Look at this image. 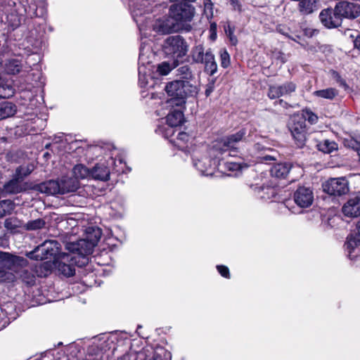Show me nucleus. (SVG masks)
<instances>
[{
    "label": "nucleus",
    "mask_w": 360,
    "mask_h": 360,
    "mask_svg": "<svg viewBox=\"0 0 360 360\" xmlns=\"http://www.w3.org/2000/svg\"><path fill=\"white\" fill-rule=\"evenodd\" d=\"M59 243L56 240H46L38 245L32 251L27 253V256L35 260L47 259L58 254Z\"/></svg>",
    "instance_id": "7"
},
{
    "label": "nucleus",
    "mask_w": 360,
    "mask_h": 360,
    "mask_svg": "<svg viewBox=\"0 0 360 360\" xmlns=\"http://www.w3.org/2000/svg\"><path fill=\"white\" fill-rule=\"evenodd\" d=\"M221 65L223 68H226L230 65V56L226 50H222L220 53Z\"/></svg>",
    "instance_id": "44"
},
{
    "label": "nucleus",
    "mask_w": 360,
    "mask_h": 360,
    "mask_svg": "<svg viewBox=\"0 0 360 360\" xmlns=\"http://www.w3.org/2000/svg\"><path fill=\"white\" fill-rule=\"evenodd\" d=\"M26 264L25 258L0 251V283L13 282L16 279L15 273Z\"/></svg>",
    "instance_id": "1"
},
{
    "label": "nucleus",
    "mask_w": 360,
    "mask_h": 360,
    "mask_svg": "<svg viewBox=\"0 0 360 360\" xmlns=\"http://www.w3.org/2000/svg\"><path fill=\"white\" fill-rule=\"evenodd\" d=\"M204 15H206L208 20L214 15L213 4L210 0H204Z\"/></svg>",
    "instance_id": "42"
},
{
    "label": "nucleus",
    "mask_w": 360,
    "mask_h": 360,
    "mask_svg": "<svg viewBox=\"0 0 360 360\" xmlns=\"http://www.w3.org/2000/svg\"><path fill=\"white\" fill-rule=\"evenodd\" d=\"M62 139H63V134H60L59 136H55L54 137V141L56 142V143H59L60 141H62Z\"/></svg>",
    "instance_id": "54"
},
{
    "label": "nucleus",
    "mask_w": 360,
    "mask_h": 360,
    "mask_svg": "<svg viewBox=\"0 0 360 360\" xmlns=\"http://www.w3.org/2000/svg\"><path fill=\"white\" fill-rule=\"evenodd\" d=\"M101 235V230L98 227L91 226L86 229V236L84 238L89 241V245H88L89 251L91 249H94V248L97 245Z\"/></svg>",
    "instance_id": "19"
},
{
    "label": "nucleus",
    "mask_w": 360,
    "mask_h": 360,
    "mask_svg": "<svg viewBox=\"0 0 360 360\" xmlns=\"http://www.w3.org/2000/svg\"><path fill=\"white\" fill-rule=\"evenodd\" d=\"M354 44L355 48L360 50V34H356V37L354 40Z\"/></svg>",
    "instance_id": "53"
},
{
    "label": "nucleus",
    "mask_w": 360,
    "mask_h": 360,
    "mask_svg": "<svg viewBox=\"0 0 360 360\" xmlns=\"http://www.w3.org/2000/svg\"><path fill=\"white\" fill-rule=\"evenodd\" d=\"M22 226V222L16 217L8 218L4 221L5 228L11 231L15 230Z\"/></svg>",
    "instance_id": "34"
},
{
    "label": "nucleus",
    "mask_w": 360,
    "mask_h": 360,
    "mask_svg": "<svg viewBox=\"0 0 360 360\" xmlns=\"http://www.w3.org/2000/svg\"><path fill=\"white\" fill-rule=\"evenodd\" d=\"M6 71L9 74L15 75L20 72L21 66L20 62L17 60H11L6 64Z\"/></svg>",
    "instance_id": "37"
},
{
    "label": "nucleus",
    "mask_w": 360,
    "mask_h": 360,
    "mask_svg": "<svg viewBox=\"0 0 360 360\" xmlns=\"http://www.w3.org/2000/svg\"><path fill=\"white\" fill-rule=\"evenodd\" d=\"M14 208V204L11 200L0 201V218L9 214Z\"/></svg>",
    "instance_id": "33"
},
{
    "label": "nucleus",
    "mask_w": 360,
    "mask_h": 360,
    "mask_svg": "<svg viewBox=\"0 0 360 360\" xmlns=\"http://www.w3.org/2000/svg\"><path fill=\"white\" fill-rule=\"evenodd\" d=\"M231 4L235 10H237L238 11H241V6L238 0H231Z\"/></svg>",
    "instance_id": "52"
},
{
    "label": "nucleus",
    "mask_w": 360,
    "mask_h": 360,
    "mask_svg": "<svg viewBox=\"0 0 360 360\" xmlns=\"http://www.w3.org/2000/svg\"><path fill=\"white\" fill-rule=\"evenodd\" d=\"M45 225V221L41 219H37L28 221L24 225L27 230L32 231L37 230L43 228Z\"/></svg>",
    "instance_id": "36"
},
{
    "label": "nucleus",
    "mask_w": 360,
    "mask_h": 360,
    "mask_svg": "<svg viewBox=\"0 0 360 360\" xmlns=\"http://www.w3.org/2000/svg\"><path fill=\"white\" fill-rule=\"evenodd\" d=\"M349 37H352V38H354V37L356 38V36H354V34H350Z\"/></svg>",
    "instance_id": "58"
},
{
    "label": "nucleus",
    "mask_w": 360,
    "mask_h": 360,
    "mask_svg": "<svg viewBox=\"0 0 360 360\" xmlns=\"http://www.w3.org/2000/svg\"><path fill=\"white\" fill-rule=\"evenodd\" d=\"M27 264L22 267H20L19 269V271L18 273H15V275L17 276V275L19 276L20 278L22 280V282L27 285H34L35 283V276L34 274L30 271L28 269H25L24 267H25Z\"/></svg>",
    "instance_id": "25"
},
{
    "label": "nucleus",
    "mask_w": 360,
    "mask_h": 360,
    "mask_svg": "<svg viewBox=\"0 0 360 360\" xmlns=\"http://www.w3.org/2000/svg\"><path fill=\"white\" fill-rule=\"evenodd\" d=\"M17 107L11 102L4 101L0 103V112H16Z\"/></svg>",
    "instance_id": "40"
},
{
    "label": "nucleus",
    "mask_w": 360,
    "mask_h": 360,
    "mask_svg": "<svg viewBox=\"0 0 360 360\" xmlns=\"http://www.w3.org/2000/svg\"><path fill=\"white\" fill-rule=\"evenodd\" d=\"M356 229H357V234L360 236V221L358 222L357 225H356Z\"/></svg>",
    "instance_id": "55"
},
{
    "label": "nucleus",
    "mask_w": 360,
    "mask_h": 360,
    "mask_svg": "<svg viewBox=\"0 0 360 360\" xmlns=\"http://www.w3.org/2000/svg\"><path fill=\"white\" fill-rule=\"evenodd\" d=\"M164 120L167 124L171 127L181 126L186 122L184 114H167Z\"/></svg>",
    "instance_id": "26"
},
{
    "label": "nucleus",
    "mask_w": 360,
    "mask_h": 360,
    "mask_svg": "<svg viewBox=\"0 0 360 360\" xmlns=\"http://www.w3.org/2000/svg\"><path fill=\"white\" fill-rule=\"evenodd\" d=\"M319 8V0H300L298 10L302 15H309Z\"/></svg>",
    "instance_id": "20"
},
{
    "label": "nucleus",
    "mask_w": 360,
    "mask_h": 360,
    "mask_svg": "<svg viewBox=\"0 0 360 360\" xmlns=\"http://www.w3.org/2000/svg\"><path fill=\"white\" fill-rule=\"evenodd\" d=\"M189 86L188 82L182 80H175L168 83L165 86V91L171 96L168 103L172 107L177 106L181 108L186 103L185 96L186 89ZM171 112H183L182 109H174Z\"/></svg>",
    "instance_id": "5"
},
{
    "label": "nucleus",
    "mask_w": 360,
    "mask_h": 360,
    "mask_svg": "<svg viewBox=\"0 0 360 360\" xmlns=\"http://www.w3.org/2000/svg\"><path fill=\"white\" fill-rule=\"evenodd\" d=\"M56 268V259L54 261H46L35 266V273L39 277L47 276Z\"/></svg>",
    "instance_id": "21"
},
{
    "label": "nucleus",
    "mask_w": 360,
    "mask_h": 360,
    "mask_svg": "<svg viewBox=\"0 0 360 360\" xmlns=\"http://www.w3.org/2000/svg\"><path fill=\"white\" fill-rule=\"evenodd\" d=\"M245 134V133L244 130H240L236 134L228 136L226 139L224 140V146L227 148H233L236 143L242 140Z\"/></svg>",
    "instance_id": "28"
},
{
    "label": "nucleus",
    "mask_w": 360,
    "mask_h": 360,
    "mask_svg": "<svg viewBox=\"0 0 360 360\" xmlns=\"http://www.w3.org/2000/svg\"><path fill=\"white\" fill-rule=\"evenodd\" d=\"M226 165L229 170L236 171L240 169V165L236 162H227Z\"/></svg>",
    "instance_id": "50"
},
{
    "label": "nucleus",
    "mask_w": 360,
    "mask_h": 360,
    "mask_svg": "<svg viewBox=\"0 0 360 360\" xmlns=\"http://www.w3.org/2000/svg\"><path fill=\"white\" fill-rule=\"evenodd\" d=\"M318 120L316 114H292L290 117L289 129L296 145L302 148L306 141L307 122L315 124Z\"/></svg>",
    "instance_id": "2"
},
{
    "label": "nucleus",
    "mask_w": 360,
    "mask_h": 360,
    "mask_svg": "<svg viewBox=\"0 0 360 360\" xmlns=\"http://www.w3.org/2000/svg\"><path fill=\"white\" fill-rule=\"evenodd\" d=\"M34 170V165L29 164L18 167L15 170V176L22 180L24 177L29 175Z\"/></svg>",
    "instance_id": "30"
},
{
    "label": "nucleus",
    "mask_w": 360,
    "mask_h": 360,
    "mask_svg": "<svg viewBox=\"0 0 360 360\" xmlns=\"http://www.w3.org/2000/svg\"><path fill=\"white\" fill-rule=\"evenodd\" d=\"M156 132L167 139L174 134V127H169L167 124V126L160 125L156 129Z\"/></svg>",
    "instance_id": "39"
},
{
    "label": "nucleus",
    "mask_w": 360,
    "mask_h": 360,
    "mask_svg": "<svg viewBox=\"0 0 360 360\" xmlns=\"http://www.w3.org/2000/svg\"><path fill=\"white\" fill-rule=\"evenodd\" d=\"M193 57L197 62L202 63V48L197 46L193 51Z\"/></svg>",
    "instance_id": "47"
},
{
    "label": "nucleus",
    "mask_w": 360,
    "mask_h": 360,
    "mask_svg": "<svg viewBox=\"0 0 360 360\" xmlns=\"http://www.w3.org/2000/svg\"><path fill=\"white\" fill-rule=\"evenodd\" d=\"M176 66H174V61L172 64L168 62H163L160 64L158 67V71L160 75H167L172 68H174Z\"/></svg>",
    "instance_id": "41"
},
{
    "label": "nucleus",
    "mask_w": 360,
    "mask_h": 360,
    "mask_svg": "<svg viewBox=\"0 0 360 360\" xmlns=\"http://www.w3.org/2000/svg\"><path fill=\"white\" fill-rule=\"evenodd\" d=\"M72 174L75 179H84L91 176V171L82 164L76 165L72 169Z\"/></svg>",
    "instance_id": "24"
},
{
    "label": "nucleus",
    "mask_w": 360,
    "mask_h": 360,
    "mask_svg": "<svg viewBox=\"0 0 360 360\" xmlns=\"http://www.w3.org/2000/svg\"><path fill=\"white\" fill-rule=\"evenodd\" d=\"M295 89L296 85L292 82H286L282 85L270 86L268 96L271 99H274L289 95L294 92Z\"/></svg>",
    "instance_id": "16"
},
{
    "label": "nucleus",
    "mask_w": 360,
    "mask_h": 360,
    "mask_svg": "<svg viewBox=\"0 0 360 360\" xmlns=\"http://www.w3.org/2000/svg\"><path fill=\"white\" fill-rule=\"evenodd\" d=\"M290 165L287 163H279L271 168V174L276 178H285L290 172Z\"/></svg>",
    "instance_id": "23"
},
{
    "label": "nucleus",
    "mask_w": 360,
    "mask_h": 360,
    "mask_svg": "<svg viewBox=\"0 0 360 360\" xmlns=\"http://www.w3.org/2000/svg\"><path fill=\"white\" fill-rule=\"evenodd\" d=\"M210 39L214 41L217 39V23L212 22L210 27Z\"/></svg>",
    "instance_id": "48"
},
{
    "label": "nucleus",
    "mask_w": 360,
    "mask_h": 360,
    "mask_svg": "<svg viewBox=\"0 0 360 360\" xmlns=\"http://www.w3.org/2000/svg\"><path fill=\"white\" fill-rule=\"evenodd\" d=\"M264 158L265 160H274V158H272L271 156H265Z\"/></svg>",
    "instance_id": "56"
},
{
    "label": "nucleus",
    "mask_w": 360,
    "mask_h": 360,
    "mask_svg": "<svg viewBox=\"0 0 360 360\" xmlns=\"http://www.w3.org/2000/svg\"><path fill=\"white\" fill-rule=\"evenodd\" d=\"M335 11L340 18L354 19L360 15V6L347 1H342L336 4Z\"/></svg>",
    "instance_id": "11"
},
{
    "label": "nucleus",
    "mask_w": 360,
    "mask_h": 360,
    "mask_svg": "<svg viewBox=\"0 0 360 360\" xmlns=\"http://www.w3.org/2000/svg\"><path fill=\"white\" fill-rule=\"evenodd\" d=\"M20 179H18L15 176V179L6 184L4 186V192L6 193L15 194L25 190V187L19 181Z\"/></svg>",
    "instance_id": "22"
},
{
    "label": "nucleus",
    "mask_w": 360,
    "mask_h": 360,
    "mask_svg": "<svg viewBox=\"0 0 360 360\" xmlns=\"http://www.w3.org/2000/svg\"><path fill=\"white\" fill-rule=\"evenodd\" d=\"M331 74L333 78L336 81V82L342 86L345 90L349 88L345 80H344L337 72L333 70Z\"/></svg>",
    "instance_id": "46"
},
{
    "label": "nucleus",
    "mask_w": 360,
    "mask_h": 360,
    "mask_svg": "<svg viewBox=\"0 0 360 360\" xmlns=\"http://www.w3.org/2000/svg\"><path fill=\"white\" fill-rule=\"evenodd\" d=\"M342 213L349 217L360 216V197L354 196L349 198L342 207Z\"/></svg>",
    "instance_id": "17"
},
{
    "label": "nucleus",
    "mask_w": 360,
    "mask_h": 360,
    "mask_svg": "<svg viewBox=\"0 0 360 360\" xmlns=\"http://www.w3.org/2000/svg\"><path fill=\"white\" fill-rule=\"evenodd\" d=\"M294 200L300 207H308L314 201V193L309 188L299 187L294 193Z\"/></svg>",
    "instance_id": "13"
},
{
    "label": "nucleus",
    "mask_w": 360,
    "mask_h": 360,
    "mask_svg": "<svg viewBox=\"0 0 360 360\" xmlns=\"http://www.w3.org/2000/svg\"><path fill=\"white\" fill-rule=\"evenodd\" d=\"M345 245L351 259L358 257L360 255V236L351 233L347 238Z\"/></svg>",
    "instance_id": "18"
},
{
    "label": "nucleus",
    "mask_w": 360,
    "mask_h": 360,
    "mask_svg": "<svg viewBox=\"0 0 360 360\" xmlns=\"http://www.w3.org/2000/svg\"><path fill=\"white\" fill-rule=\"evenodd\" d=\"M219 273L225 278L229 277V270L227 266L224 265H219L217 266Z\"/></svg>",
    "instance_id": "49"
},
{
    "label": "nucleus",
    "mask_w": 360,
    "mask_h": 360,
    "mask_svg": "<svg viewBox=\"0 0 360 360\" xmlns=\"http://www.w3.org/2000/svg\"><path fill=\"white\" fill-rule=\"evenodd\" d=\"M319 18L322 24L328 28L337 27L341 25L342 19L336 14L334 10L327 8L323 10L319 14Z\"/></svg>",
    "instance_id": "15"
},
{
    "label": "nucleus",
    "mask_w": 360,
    "mask_h": 360,
    "mask_svg": "<svg viewBox=\"0 0 360 360\" xmlns=\"http://www.w3.org/2000/svg\"><path fill=\"white\" fill-rule=\"evenodd\" d=\"M111 150L112 149H115V148L111 145H107L105 147L94 146L88 148L86 151V155L91 154H100L103 153H105L106 150Z\"/></svg>",
    "instance_id": "38"
},
{
    "label": "nucleus",
    "mask_w": 360,
    "mask_h": 360,
    "mask_svg": "<svg viewBox=\"0 0 360 360\" xmlns=\"http://www.w3.org/2000/svg\"><path fill=\"white\" fill-rule=\"evenodd\" d=\"M76 258L72 254L63 253L56 259V268L58 271L67 277L75 274V264Z\"/></svg>",
    "instance_id": "10"
},
{
    "label": "nucleus",
    "mask_w": 360,
    "mask_h": 360,
    "mask_svg": "<svg viewBox=\"0 0 360 360\" xmlns=\"http://www.w3.org/2000/svg\"><path fill=\"white\" fill-rule=\"evenodd\" d=\"M205 69L210 75H213L217 70V65L214 61V56L209 52L206 53Z\"/></svg>",
    "instance_id": "29"
},
{
    "label": "nucleus",
    "mask_w": 360,
    "mask_h": 360,
    "mask_svg": "<svg viewBox=\"0 0 360 360\" xmlns=\"http://www.w3.org/2000/svg\"><path fill=\"white\" fill-rule=\"evenodd\" d=\"M89 241L86 238H83L79 240L77 244L76 250L78 251L79 255H89L92 253L93 249H91L89 251L88 250Z\"/></svg>",
    "instance_id": "32"
},
{
    "label": "nucleus",
    "mask_w": 360,
    "mask_h": 360,
    "mask_svg": "<svg viewBox=\"0 0 360 360\" xmlns=\"http://www.w3.org/2000/svg\"><path fill=\"white\" fill-rule=\"evenodd\" d=\"M343 143L345 146L353 148L357 152L360 151V136L356 139H354L352 136H349V138H345Z\"/></svg>",
    "instance_id": "35"
},
{
    "label": "nucleus",
    "mask_w": 360,
    "mask_h": 360,
    "mask_svg": "<svg viewBox=\"0 0 360 360\" xmlns=\"http://www.w3.org/2000/svg\"><path fill=\"white\" fill-rule=\"evenodd\" d=\"M319 148L323 153H330L338 148V145L335 141L325 140L319 144Z\"/></svg>",
    "instance_id": "31"
},
{
    "label": "nucleus",
    "mask_w": 360,
    "mask_h": 360,
    "mask_svg": "<svg viewBox=\"0 0 360 360\" xmlns=\"http://www.w3.org/2000/svg\"><path fill=\"white\" fill-rule=\"evenodd\" d=\"M163 51L169 58L174 60V66H176L179 59L182 58L187 53V44L181 36H170L164 42Z\"/></svg>",
    "instance_id": "6"
},
{
    "label": "nucleus",
    "mask_w": 360,
    "mask_h": 360,
    "mask_svg": "<svg viewBox=\"0 0 360 360\" xmlns=\"http://www.w3.org/2000/svg\"><path fill=\"white\" fill-rule=\"evenodd\" d=\"M79 187V182L75 177H63L60 181L50 180L39 185V191L48 195L65 194L75 192Z\"/></svg>",
    "instance_id": "3"
},
{
    "label": "nucleus",
    "mask_w": 360,
    "mask_h": 360,
    "mask_svg": "<svg viewBox=\"0 0 360 360\" xmlns=\"http://www.w3.org/2000/svg\"><path fill=\"white\" fill-rule=\"evenodd\" d=\"M224 31L226 34L229 37V40L232 45L235 46L238 43V39L234 35V28L232 27L229 24L227 26H225Z\"/></svg>",
    "instance_id": "43"
},
{
    "label": "nucleus",
    "mask_w": 360,
    "mask_h": 360,
    "mask_svg": "<svg viewBox=\"0 0 360 360\" xmlns=\"http://www.w3.org/2000/svg\"><path fill=\"white\" fill-rule=\"evenodd\" d=\"M314 95L319 98L333 100L338 95V91L335 88H327L314 91Z\"/></svg>",
    "instance_id": "27"
},
{
    "label": "nucleus",
    "mask_w": 360,
    "mask_h": 360,
    "mask_svg": "<svg viewBox=\"0 0 360 360\" xmlns=\"http://www.w3.org/2000/svg\"><path fill=\"white\" fill-rule=\"evenodd\" d=\"M215 82V79H212L210 84L207 85V87L205 91V94L207 96H209L213 90V86Z\"/></svg>",
    "instance_id": "51"
},
{
    "label": "nucleus",
    "mask_w": 360,
    "mask_h": 360,
    "mask_svg": "<svg viewBox=\"0 0 360 360\" xmlns=\"http://www.w3.org/2000/svg\"><path fill=\"white\" fill-rule=\"evenodd\" d=\"M7 20L10 25L13 28L18 27L20 24V20L19 17L14 13H11L9 15H8Z\"/></svg>",
    "instance_id": "45"
},
{
    "label": "nucleus",
    "mask_w": 360,
    "mask_h": 360,
    "mask_svg": "<svg viewBox=\"0 0 360 360\" xmlns=\"http://www.w3.org/2000/svg\"><path fill=\"white\" fill-rule=\"evenodd\" d=\"M323 191L331 195H342L349 191L348 181L345 177L331 178L323 184Z\"/></svg>",
    "instance_id": "9"
},
{
    "label": "nucleus",
    "mask_w": 360,
    "mask_h": 360,
    "mask_svg": "<svg viewBox=\"0 0 360 360\" xmlns=\"http://www.w3.org/2000/svg\"><path fill=\"white\" fill-rule=\"evenodd\" d=\"M188 3H176L169 9V15L181 26V22L191 20L194 15L193 8Z\"/></svg>",
    "instance_id": "8"
},
{
    "label": "nucleus",
    "mask_w": 360,
    "mask_h": 360,
    "mask_svg": "<svg viewBox=\"0 0 360 360\" xmlns=\"http://www.w3.org/2000/svg\"><path fill=\"white\" fill-rule=\"evenodd\" d=\"M113 163V159L110 157L106 162L96 164L91 170V177L97 180L108 181L110 174L109 167Z\"/></svg>",
    "instance_id": "14"
},
{
    "label": "nucleus",
    "mask_w": 360,
    "mask_h": 360,
    "mask_svg": "<svg viewBox=\"0 0 360 360\" xmlns=\"http://www.w3.org/2000/svg\"><path fill=\"white\" fill-rule=\"evenodd\" d=\"M182 26L177 25V22L170 15L164 18L158 19L153 25V30L160 34H165L173 32H177Z\"/></svg>",
    "instance_id": "12"
},
{
    "label": "nucleus",
    "mask_w": 360,
    "mask_h": 360,
    "mask_svg": "<svg viewBox=\"0 0 360 360\" xmlns=\"http://www.w3.org/2000/svg\"><path fill=\"white\" fill-rule=\"evenodd\" d=\"M193 139L194 136L193 135H190L186 132L181 131L178 134V136L175 139H171L170 142L179 150L190 153L192 159L193 166L197 169L200 170L202 173V172L200 170V167L202 165L201 158L202 155L200 147L199 146L197 148L196 147L191 146L188 148V143H190L192 144Z\"/></svg>",
    "instance_id": "4"
},
{
    "label": "nucleus",
    "mask_w": 360,
    "mask_h": 360,
    "mask_svg": "<svg viewBox=\"0 0 360 360\" xmlns=\"http://www.w3.org/2000/svg\"><path fill=\"white\" fill-rule=\"evenodd\" d=\"M1 115H2V114H0V120L4 119L6 117V116H1Z\"/></svg>",
    "instance_id": "57"
}]
</instances>
